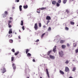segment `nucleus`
<instances>
[{
    "label": "nucleus",
    "instance_id": "obj_38",
    "mask_svg": "<svg viewBox=\"0 0 78 78\" xmlns=\"http://www.w3.org/2000/svg\"><path fill=\"white\" fill-rule=\"evenodd\" d=\"M8 23V24H9V25L10 24V23H11V21H10V20L9 21Z\"/></svg>",
    "mask_w": 78,
    "mask_h": 78
},
{
    "label": "nucleus",
    "instance_id": "obj_5",
    "mask_svg": "<svg viewBox=\"0 0 78 78\" xmlns=\"http://www.w3.org/2000/svg\"><path fill=\"white\" fill-rule=\"evenodd\" d=\"M56 51V46H55L53 48V51L54 53H55Z\"/></svg>",
    "mask_w": 78,
    "mask_h": 78
},
{
    "label": "nucleus",
    "instance_id": "obj_37",
    "mask_svg": "<svg viewBox=\"0 0 78 78\" xmlns=\"http://www.w3.org/2000/svg\"><path fill=\"white\" fill-rule=\"evenodd\" d=\"M58 3H61V0H58Z\"/></svg>",
    "mask_w": 78,
    "mask_h": 78
},
{
    "label": "nucleus",
    "instance_id": "obj_27",
    "mask_svg": "<svg viewBox=\"0 0 78 78\" xmlns=\"http://www.w3.org/2000/svg\"><path fill=\"white\" fill-rule=\"evenodd\" d=\"M19 51L17 52H16L15 53V56H16V55H18V54H19Z\"/></svg>",
    "mask_w": 78,
    "mask_h": 78
},
{
    "label": "nucleus",
    "instance_id": "obj_13",
    "mask_svg": "<svg viewBox=\"0 0 78 78\" xmlns=\"http://www.w3.org/2000/svg\"><path fill=\"white\" fill-rule=\"evenodd\" d=\"M22 5H20L19 6L20 11H22Z\"/></svg>",
    "mask_w": 78,
    "mask_h": 78
},
{
    "label": "nucleus",
    "instance_id": "obj_33",
    "mask_svg": "<svg viewBox=\"0 0 78 78\" xmlns=\"http://www.w3.org/2000/svg\"><path fill=\"white\" fill-rule=\"evenodd\" d=\"M11 51H12V52H13V53H15V50H14V49H12L11 50Z\"/></svg>",
    "mask_w": 78,
    "mask_h": 78
},
{
    "label": "nucleus",
    "instance_id": "obj_24",
    "mask_svg": "<svg viewBox=\"0 0 78 78\" xmlns=\"http://www.w3.org/2000/svg\"><path fill=\"white\" fill-rule=\"evenodd\" d=\"M23 20L21 21V25H22V26H23Z\"/></svg>",
    "mask_w": 78,
    "mask_h": 78
},
{
    "label": "nucleus",
    "instance_id": "obj_7",
    "mask_svg": "<svg viewBox=\"0 0 78 78\" xmlns=\"http://www.w3.org/2000/svg\"><path fill=\"white\" fill-rule=\"evenodd\" d=\"M49 57L51 59H55V56H52L51 55H49Z\"/></svg>",
    "mask_w": 78,
    "mask_h": 78
},
{
    "label": "nucleus",
    "instance_id": "obj_60",
    "mask_svg": "<svg viewBox=\"0 0 78 78\" xmlns=\"http://www.w3.org/2000/svg\"><path fill=\"white\" fill-rule=\"evenodd\" d=\"M2 70V69H1V70Z\"/></svg>",
    "mask_w": 78,
    "mask_h": 78
},
{
    "label": "nucleus",
    "instance_id": "obj_53",
    "mask_svg": "<svg viewBox=\"0 0 78 78\" xmlns=\"http://www.w3.org/2000/svg\"><path fill=\"white\" fill-rule=\"evenodd\" d=\"M69 78H73V77L72 76H70V77H69Z\"/></svg>",
    "mask_w": 78,
    "mask_h": 78
},
{
    "label": "nucleus",
    "instance_id": "obj_50",
    "mask_svg": "<svg viewBox=\"0 0 78 78\" xmlns=\"http://www.w3.org/2000/svg\"><path fill=\"white\" fill-rule=\"evenodd\" d=\"M18 38H19V39H21V38H20V36H18Z\"/></svg>",
    "mask_w": 78,
    "mask_h": 78
},
{
    "label": "nucleus",
    "instance_id": "obj_39",
    "mask_svg": "<svg viewBox=\"0 0 78 78\" xmlns=\"http://www.w3.org/2000/svg\"><path fill=\"white\" fill-rule=\"evenodd\" d=\"M8 26L9 28H11V27H12V26L10 24H8Z\"/></svg>",
    "mask_w": 78,
    "mask_h": 78
},
{
    "label": "nucleus",
    "instance_id": "obj_34",
    "mask_svg": "<svg viewBox=\"0 0 78 78\" xmlns=\"http://www.w3.org/2000/svg\"><path fill=\"white\" fill-rule=\"evenodd\" d=\"M27 56H31V55L30 54V53H28L27 54Z\"/></svg>",
    "mask_w": 78,
    "mask_h": 78
},
{
    "label": "nucleus",
    "instance_id": "obj_40",
    "mask_svg": "<svg viewBox=\"0 0 78 78\" xmlns=\"http://www.w3.org/2000/svg\"><path fill=\"white\" fill-rule=\"evenodd\" d=\"M76 46V44H74L73 45V47H75Z\"/></svg>",
    "mask_w": 78,
    "mask_h": 78
},
{
    "label": "nucleus",
    "instance_id": "obj_30",
    "mask_svg": "<svg viewBox=\"0 0 78 78\" xmlns=\"http://www.w3.org/2000/svg\"><path fill=\"white\" fill-rule=\"evenodd\" d=\"M75 70H76V68H75V67H74V68H73L72 70L73 72H74L75 71Z\"/></svg>",
    "mask_w": 78,
    "mask_h": 78
},
{
    "label": "nucleus",
    "instance_id": "obj_11",
    "mask_svg": "<svg viewBox=\"0 0 78 78\" xmlns=\"http://www.w3.org/2000/svg\"><path fill=\"white\" fill-rule=\"evenodd\" d=\"M66 46L65 45H62V48L63 49H65V48H66Z\"/></svg>",
    "mask_w": 78,
    "mask_h": 78
},
{
    "label": "nucleus",
    "instance_id": "obj_61",
    "mask_svg": "<svg viewBox=\"0 0 78 78\" xmlns=\"http://www.w3.org/2000/svg\"><path fill=\"white\" fill-rule=\"evenodd\" d=\"M73 0H72V1H73Z\"/></svg>",
    "mask_w": 78,
    "mask_h": 78
},
{
    "label": "nucleus",
    "instance_id": "obj_26",
    "mask_svg": "<svg viewBox=\"0 0 78 78\" xmlns=\"http://www.w3.org/2000/svg\"><path fill=\"white\" fill-rule=\"evenodd\" d=\"M9 41L10 42V43H12V42H13V40L12 39H10L9 40Z\"/></svg>",
    "mask_w": 78,
    "mask_h": 78
},
{
    "label": "nucleus",
    "instance_id": "obj_52",
    "mask_svg": "<svg viewBox=\"0 0 78 78\" xmlns=\"http://www.w3.org/2000/svg\"><path fill=\"white\" fill-rule=\"evenodd\" d=\"M43 27V28H45V27H46V26H44Z\"/></svg>",
    "mask_w": 78,
    "mask_h": 78
},
{
    "label": "nucleus",
    "instance_id": "obj_10",
    "mask_svg": "<svg viewBox=\"0 0 78 78\" xmlns=\"http://www.w3.org/2000/svg\"><path fill=\"white\" fill-rule=\"evenodd\" d=\"M52 5H56V1H53L52 2Z\"/></svg>",
    "mask_w": 78,
    "mask_h": 78
},
{
    "label": "nucleus",
    "instance_id": "obj_1",
    "mask_svg": "<svg viewBox=\"0 0 78 78\" xmlns=\"http://www.w3.org/2000/svg\"><path fill=\"white\" fill-rule=\"evenodd\" d=\"M58 53L59 54V55L60 57H62L63 56H64V53H63V52L62 51H59L58 52Z\"/></svg>",
    "mask_w": 78,
    "mask_h": 78
},
{
    "label": "nucleus",
    "instance_id": "obj_55",
    "mask_svg": "<svg viewBox=\"0 0 78 78\" xmlns=\"http://www.w3.org/2000/svg\"><path fill=\"white\" fill-rule=\"evenodd\" d=\"M12 8H13V9H14V8H15V7H12Z\"/></svg>",
    "mask_w": 78,
    "mask_h": 78
},
{
    "label": "nucleus",
    "instance_id": "obj_54",
    "mask_svg": "<svg viewBox=\"0 0 78 78\" xmlns=\"http://www.w3.org/2000/svg\"><path fill=\"white\" fill-rule=\"evenodd\" d=\"M19 31L20 33H21V31H20V30H19Z\"/></svg>",
    "mask_w": 78,
    "mask_h": 78
},
{
    "label": "nucleus",
    "instance_id": "obj_47",
    "mask_svg": "<svg viewBox=\"0 0 78 78\" xmlns=\"http://www.w3.org/2000/svg\"><path fill=\"white\" fill-rule=\"evenodd\" d=\"M37 11H41V10H40V9H37Z\"/></svg>",
    "mask_w": 78,
    "mask_h": 78
},
{
    "label": "nucleus",
    "instance_id": "obj_58",
    "mask_svg": "<svg viewBox=\"0 0 78 78\" xmlns=\"http://www.w3.org/2000/svg\"><path fill=\"white\" fill-rule=\"evenodd\" d=\"M40 78H42V77H40Z\"/></svg>",
    "mask_w": 78,
    "mask_h": 78
},
{
    "label": "nucleus",
    "instance_id": "obj_17",
    "mask_svg": "<svg viewBox=\"0 0 78 78\" xmlns=\"http://www.w3.org/2000/svg\"><path fill=\"white\" fill-rule=\"evenodd\" d=\"M60 3H59L58 2H57L56 3V6L57 7H59V6H60V4H59Z\"/></svg>",
    "mask_w": 78,
    "mask_h": 78
},
{
    "label": "nucleus",
    "instance_id": "obj_19",
    "mask_svg": "<svg viewBox=\"0 0 78 78\" xmlns=\"http://www.w3.org/2000/svg\"><path fill=\"white\" fill-rule=\"evenodd\" d=\"M65 42V40H61L60 41V44H63Z\"/></svg>",
    "mask_w": 78,
    "mask_h": 78
},
{
    "label": "nucleus",
    "instance_id": "obj_45",
    "mask_svg": "<svg viewBox=\"0 0 78 78\" xmlns=\"http://www.w3.org/2000/svg\"><path fill=\"white\" fill-rule=\"evenodd\" d=\"M39 40L37 39L35 41V42H39Z\"/></svg>",
    "mask_w": 78,
    "mask_h": 78
},
{
    "label": "nucleus",
    "instance_id": "obj_12",
    "mask_svg": "<svg viewBox=\"0 0 78 78\" xmlns=\"http://www.w3.org/2000/svg\"><path fill=\"white\" fill-rule=\"evenodd\" d=\"M12 33V29H11L9 32V34H11Z\"/></svg>",
    "mask_w": 78,
    "mask_h": 78
},
{
    "label": "nucleus",
    "instance_id": "obj_22",
    "mask_svg": "<svg viewBox=\"0 0 78 78\" xmlns=\"http://www.w3.org/2000/svg\"><path fill=\"white\" fill-rule=\"evenodd\" d=\"M41 10H44V9H46V7H42L41 8H40Z\"/></svg>",
    "mask_w": 78,
    "mask_h": 78
},
{
    "label": "nucleus",
    "instance_id": "obj_51",
    "mask_svg": "<svg viewBox=\"0 0 78 78\" xmlns=\"http://www.w3.org/2000/svg\"><path fill=\"white\" fill-rule=\"evenodd\" d=\"M10 20H11V19H12V17H10Z\"/></svg>",
    "mask_w": 78,
    "mask_h": 78
},
{
    "label": "nucleus",
    "instance_id": "obj_2",
    "mask_svg": "<svg viewBox=\"0 0 78 78\" xmlns=\"http://www.w3.org/2000/svg\"><path fill=\"white\" fill-rule=\"evenodd\" d=\"M34 28L35 30H37V29H38V27L37 26V23L35 24Z\"/></svg>",
    "mask_w": 78,
    "mask_h": 78
},
{
    "label": "nucleus",
    "instance_id": "obj_4",
    "mask_svg": "<svg viewBox=\"0 0 78 78\" xmlns=\"http://www.w3.org/2000/svg\"><path fill=\"white\" fill-rule=\"evenodd\" d=\"M65 72H70L69 68L67 67H65Z\"/></svg>",
    "mask_w": 78,
    "mask_h": 78
},
{
    "label": "nucleus",
    "instance_id": "obj_21",
    "mask_svg": "<svg viewBox=\"0 0 78 78\" xmlns=\"http://www.w3.org/2000/svg\"><path fill=\"white\" fill-rule=\"evenodd\" d=\"M23 7L24 8V9H26V8H28V5H24Z\"/></svg>",
    "mask_w": 78,
    "mask_h": 78
},
{
    "label": "nucleus",
    "instance_id": "obj_20",
    "mask_svg": "<svg viewBox=\"0 0 78 78\" xmlns=\"http://www.w3.org/2000/svg\"><path fill=\"white\" fill-rule=\"evenodd\" d=\"M29 51H30V50H29V49H26V54H27L28 53V52Z\"/></svg>",
    "mask_w": 78,
    "mask_h": 78
},
{
    "label": "nucleus",
    "instance_id": "obj_36",
    "mask_svg": "<svg viewBox=\"0 0 78 78\" xmlns=\"http://www.w3.org/2000/svg\"><path fill=\"white\" fill-rule=\"evenodd\" d=\"M12 34H10L8 36L9 37H12Z\"/></svg>",
    "mask_w": 78,
    "mask_h": 78
},
{
    "label": "nucleus",
    "instance_id": "obj_35",
    "mask_svg": "<svg viewBox=\"0 0 78 78\" xmlns=\"http://www.w3.org/2000/svg\"><path fill=\"white\" fill-rule=\"evenodd\" d=\"M65 29L66 30H67V31H68V30H69V28L66 27L65 28Z\"/></svg>",
    "mask_w": 78,
    "mask_h": 78
},
{
    "label": "nucleus",
    "instance_id": "obj_48",
    "mask_svg": "<svg viewBox=\"0 0 78 78\" xmlns=\"http://www.w3.org/2000/svg\"><path fill=\"white\" fill-rule=\"evenodd\" d=\"M32 61H33V62H35V59H33L32 60Z\"/></svg>",
    "mask_w": 78,
    "mask_h": 78
},
{
    "label": "nucleus",
    "instance_id": "obj_18",
    "mask_svg": "<svg viewBox=\"0 0 78 78\" xmlns=\"http://www.w3.org/2000/svg\"><path fill=\"white\" fill-rule=\"evenodd\" d=\"M67 2V0H63V4H66Z\"/></svg>",
    "mask_w": 78,
    "mask_h": 78
},
{
    "label": "nucleus",
    "instance_id": "obj_15",
    "mask_svg": "<svg viewBox=\"0 0 78 78\" xmlns=\"http://www.w3.org/2000/svg\"><path fill=\"white\" fill-rule=\"evenodd\" d=\"M6 72V69L5 68H3V70L2 73H4L5 72Z\"/></svg>",
    "mask_w": 78,
    "mask_h": 78
},
{
    "label": "nucleus",
    "instance_id": "obj_32",
    "mask_svg": "<svg viewBox=\"0 0 78 78\" xmlns=\"http://www.w3.org/2000/svg\"><path fill=\"white\" fill-rule=\"evenodd\" d=\"M51 30V27H49L48 28V31H50V30Z\"/></svg>",
    "mask_w": 78,
    "mask_h": 78
},
{
    "label": "nucleus",
    "instance_id": "obj_42",
    "mask_svg": "<svg viewBox=\"0 0 78 78\" xmlns=\"http://www.w3.org/2000/svg\"><path fill=\"white\" fill-rule=\"evenodd\" d=\"M66 12H67V13H69V11L68 10H66Z\"/></svg>",
    "mask_w": 78,
    "mask_h": 78
},
{
    "label": "nucleus",
    "instance_id": "obj_8",
    "mask_svg": "<svg viewBox=\"0 0 78 78\" xmlns=\"http://www.w3.org/2000/svg\"><path fill=\"white\" fill-rule=\"evenodd\" d=\"M46 19L48 20H51V17L49 16H47L46 17Z\"/></svg>",
    "mask_w": 78,
    "mask_h": 78
},
{
    "label": "nucleus",
    "instance_id": "obj_6",
    "mask_svg": "<svg viewBox=\"0 0 78 78\" xmlns=\"http://www.w3.org/2000/svg\"><path fill=\"white\" fill-rule=\"evenodd\" d=\"M46 71L47 74L48 78H50V76L49 75V73H48V69H46Z\"/></svg>",
    "mask_w": 78,
    "mask_h": 78
},
{
    "label": "nucleus",
    "instance_id": "obj_49",
    "mask_svg": "<svg viewBox=\"0 0 78 78\" xmlns=\"http://www.w3.org/2000/svg\"><path fill=\"white\" fill-rule=\"evenodd\" d=\"M47 23H49V22H50V20H48L47 22Z\"/></svg>",
    "mask_w": 78,
    "mask_h": 78
},
{
    "label": "nucleus",
    "instance_id": "obj_44",
    "mask_svg": "<svg viewBox=\"0 0 78 78\" xmlns=\"http://www.w3.org/2000/svg\"><path fill=\"white\" fill-rule=\"evenodd\" d=\"M20 1L19 0H15V2H19Z\"/></svg>",
    "mask_w": 78,
    "mask_h": 78
},
{
    "label": "nucleus",
    "instance_id": "obj_29",
    "mask_svg": "<svg viewBox=\"0 0 78 78\" xmlns=\"http://www.w3.org/2000/svg\"><path fill=\"white\" fill-rule=\"evenodd\" d=\"M70 23L71 25H74V24H75V23H74L73 22H72V21H71L70 22Z\"/></svg>",
    "mask_w": 78,
    "mask_h": 78
},
{
    "label": "nucleus",
    "instance_id": "obj_9",
    "mask_svg": "<svg viewBox=\"0 0 78 78\" xmlns=\"http://www.w3.org/2000/svg\"><path fill=\"white\" fill-rule=\"evenodd\" d=\"M52 51L50 50L49 51H48L47 52V55H50V54L51 53Z\"/></svg>",
    "mask_w": 78,
    "mask_h": 78
},
{
    "label": "nucleus",
    "instance_id": "obj_56",
    "mask_svg": "<svg viewBox=\"0 0 78 78\" xmlns=\"http://www.w3.org/2000/svg\"><path fill=\"white\" fill-rule=\"evenodd\" d=\"M48 23H46V25H48Z\"/></svg>",
    "mask_w": 78,
    "mask_h": 78
},
{
    "label": "nucleus",
    "instance_id": "obj_23",
    "mask_svg": "<svg viewBox=\"0 0 78 78\" xmlns=\"http://www.w3.org/2000/svg\"><path fill=\"white\" fill-rule=\"evenodd\" d=\"M14 58H15L14 57H12L11 58V61H14Z\"/></svg>",
    "mask_w": 78,
    "mask_h": 78
},
{
    "label": "nucleus",
    "instance_id": "obj_14",
    "mask_svg": "<svg viewBox=\"0 0 78 78\" xmlns=\"http://www.w3.org/2000/svg\"><path fill=\"white\" fill-rule=\"evenodd\" d=\"M45 33H44V34H43L41 35V39H42V38H43V37H44V35H45Z\"/></svg>",
    "mask_w": 78,
    "mask_h": 78
},
{
    "label": "nucleus",
    "instance_id": "obj_3",
    "mask_svg": "<svg viewBox=\"0 0 78 78\" xmlns=\"http://www.w3.org/2000/svg\"><path fill=\"white\" fill-rule=\"evenodd\" d=\"M12 67L13 70H14V72L16 71V66L14 63H13L12 64Z\"/></svg>",
    "mask_w": 78,
    "mask_h": 78
},
{
    "label": "nucleus",
    "instance_id": "obj_16",
    "mask_svg": "<svg viewBox=\"0 0 78 78\" xmlns=\"http://www.w3.org/2000/svg\"><path fill=\"white\" fill-rule=\"evenodd\" d=\"M59 72L61 74H62V75H64V73L61 70L59 71Z\"/></svg>",
    "mask_w": 78,
    "mask_h": 78
},
{
    "label": "nucleus",
    "instance_id": "obj_25",
    "mask_svg": "<svg viewBox=\"0 0 78 78\" xmlns=\"http://www.w3.org/2000/svg\"><path fill=\"white\" fill-rule=\"evenodd\" d=\"M69 61L68 60H66V62H65V64H69Z\"/></svg>",
    "mask_w": 78,
    "mask_h": 78
},
{
    "label": "nucleus",
    "instance_id": "obj_46",
    "mask_svg": "<svg viewBox=\"0 0 78 78\" xmlns=\"http://www.w3.org/2000/svg\"><path fill=\"white\" fill-rule=\"evenodd\" d=\"M37 13H38L39 14H40V13H41L40 11H37Z\"/></svg>",
    "mask_w": 78,
    "mask_h": 78
},
{
    "label": "nucleus",
    "instance_id": "obj_31",
    "mask_svg": "<svg viewBox=\"0 0 78 78\" xmlns=\"http://www.w3.org/2000/svg\"><path fill=\"white\" fill-rule=\"evenodd\" d=\"M4 13L5 15H8V12L5 11V12Z\"/></svg>",
    "mask_w": 78,
    "mask_h": 78
},
{
    "label": "nucleus",
    "instance_id": "obj_59",
    "mask_svg": "<svg viewBox=\"0 0 78 78\" xmlns=\"http://www.w3.org/2000/svg\"><path fill=\"white\" fill-rule=\"evenodd\" d=\"M27 78H29V77H27Z\"/></svg>",
    "mask_w": 78,
    "mask_h": 78
},
{
    "label": "nucleus",
    "instance_id": "obj_41",
    "mask_svg": "<svg viewBox=\"0 0 78 78\" xmlns=\"http://www.w3.org/2000/svg\"><path fill=\"white\" fill-rule=\"evenodd\" d=\"M66 45L67 47H70V44L69 43H67Z\"/></svg>",
    "mask_w": 78,
    "mask_h": 78
},
{
    "label": "nucleus",
    "instance_id": "obj_43",
    "mask_svg": "<svg viewBox=\"0 0 78 78\" xmlns=\"http://www.w3.org/2000/svg\"><path fill=\"white\" fill-rule=\"evenodd\" d=\"M22 28L23 30H25V27H24V26H23L22 27Z\"/></svg>",
    "mask_w": 78,
    "mask_h": 78
},
{
    "label": "nucleus",
    "instance_id": "obj_57",
    "mask_svg": "<svg viewBox=\"0 0 78 78\" xmlns=\"http://www.w3.org/2000/svg\"><path fill=\"white\" fill-rule=\"evenodd\" d=\"M15 34H17V33H16V32L15 33Z\"/></svg>",
    "mask_w": 78,
    "mask_h": 78
},
{
    "label": "nucleus",
    "instance_id": "obj_28",
    "mask_svg": "<svg viewBox=\"0 0 78 78\" xmlns=\"http://www.w3.org/2000/svg\"><path fill=\"white\" fill-rule=\"evenodd\" d=\"M39 27H41L42 26V24H41V23H38Z\"/></svg>",
    "mask_w": 78,
    "mask_h": 78
}]
</instances>
